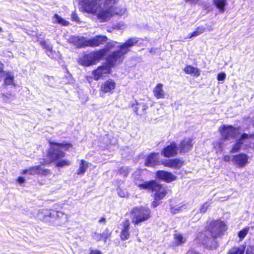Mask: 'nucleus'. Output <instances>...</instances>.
Returning <instances> with one entry per match:
<instances>
[{
    "label": "nucleus",
    "mask_w": 254,
    "mask_h": 254,
    "mask_svg": "<svg viewBox=\"0 0 254 254\" xmlns=\"http://www.w3.org/2000/svg\"><path fill=\"white\" fill-rule=\"evenodd\" d=\"M137 38H130L120 46V50L114 52L109 55L107 58L108 65L105 64L99 66L93 71L94 79L96 80H99L104 75L109 73L111 67L122 62L124 58V55L129 51V48L137 43Z\"/></svg>",
    "instance_id": "nucleus-1"
},
{
    "label": "nucleus",
    "mask_w": 254,
    "mask_h": 254,
    "mask_svg": "<svg viewBox=\"0 0 254 254\" xmlns=\"http://www.w3.org/2000/svg\"><path fill=\"white\" fill-rule=\"evenodd\" d=\"M119 0H83V7L88 13L96 15L101 21H105L111 17L112 8Z\"/></svg>",
    "instance_id": "nucleus-2"
},
{
    "label": "nucleus",
    "mask_w": 254,
    "mask_h": 254,
    "mask_svg": "<svg viewBox=\"0 0 254 254\" xmlns=\"http://www.w3.org/2000/svg\"><path fill=\"white\" fill-rule=\"evenodd\" d=\"M72 145L69 143H57L52 144V147L49 149L48 157L50 162H55L56 166L63 167L69 166L70 162L66 159H61L65 155L63 150H68Z\"/></svg>",
    "instance_id": "nucleus-3"
},
{
    "label": "nucleus",
    "mask_w": 254,
    "mask_h": 254,
    "mask_svg": "<svg viewBox=\"0 0 254 254\" xmlns=\"http://www.w3.org/2000/svg\"><path fill=\"white\" fill-rule=\"evenodd\" d=\"M140 172H136L133 175L135 184L141 189H147L155 192V199H162L167 194V189L154 181L144 182L139 179Z\"/></svg>",
    "instance_id": "nucleus-4"
},
{
    "label": "nucleus",
    "mask_w": 254,
    "mask_h": 254,
    "mask_svg": "<svg viewBox=\"0 0 254 254\" xmlns=\"http://www.w3.org/2000/svg\"><path fill=\"white\" fill-rule=\"evenodd\" d=\"M132 216L131 222L134 224H138L147 220L151 217L150 209L146 206H137L130 211Z\"/></svg>",
    "instance_id": "nucleus-5"
},
{
    "label": "nucleus",
    "mask_w": 254,
    "mask_h": 254,
    "mask_svg": "<svg viewBox=\"0 0 254 254\" xmlns=\"http://www.w3.org/2000/svg\"><path fill=\"white\" fill-rule=\"evenodd\" d=\"M208 229L210 235L214 237H219L224 234L227 230L226 224L220 220L212 221L209 224Z\"/></svg>",
    "instance_id": "nucleus-6"
},
{
    "label": "nucleus",
    "mask_w": 254,
    "mask_h": 254,
    "mask_svg": "<svg viewBox=\"0 0 254 254\" xmlns=\"http://www.w3.org/2000/svg\"><path fill=\"white\" fill-rule=\"evenodd\" d=\"M219 130L222 139L226 141L236 138L239 134V129L238 127H235L232 126L223 125L220 127Z\"/></svg>",
    "instance_id": "nucleus-7"
},
{
    "label": "nucleus",
    "mask_w": 254,
    "mask_h": 254,
    "mask_svg": "<svg viewBox=\"0 0 254 254\" xmlns=\"http://www.w3.org/2000/svg\"><path fill=\"white\" fill-rule=\"evenodd\" d=\"M217 237H214L211 235V237H208L206 233H201L199 235L197 239L203 245L207 248L212 249L216 248L217 247V243L216 240Z\"/></svg>",
    "instance_id": "nucleus-8"
},
{
    "label": "nucleus",
    "mask_w": 254,
    "mask_h": 254,
    "mask_svg": "<svg viewBox=\"0 0 254 254\" xmlns=\"http://www.w3.org/2000/svg\"><path fill=\"white\" fill-rule=\"evenodd\" d=\"M116 83L113 79H109L101 84L100 91L101 93L112 94L116 87Z\"/></svg>",
    "instance_id": "nucleus-9"
},
{
    "label": "nucleus",
    "mask_w": 254,
    "mask_h": 254,
    "mask_svg": "<svg viewBox=\"0 0 254 254\" xmlns=\"http://www.w3.org/2000/svg\"><path fill=\"white\" fill-rule=\"evenodd\" d=\"M178 148L174 142L170 143L165 148H164L161 151L162 154L164 157L170 158L175 156L177 154Z\"/></svg>",
    "instance_id": "nucleus-10"
},
{
    "label": "nucleus",
    "mask_w": 254,
    "mask_h": 254,
    "mask_svg": "<svg viewBox=\"0 0 254 254\" xmlns=\"http://www.w3.org/2000/svg\"><path fill=\"white\" fill-rule=\"evenodd\" d=\"M89 39L83 37L72 36L69 38V42L78 48L88 47Z\"/></svg>",
    "instance_id": "nucleus-11"
},
{
    "label": "nucleus",
    "mask_w": 254,
    "mask_h": 254,
    "mask_svg": "<svg viewBox=\"0 0 254 254\" xmlns=\"http://www.w3.org/2000/svg\"><path fill=\"white\" fill-rule=\"evenodd\" d=\"M60 215L64 216V214L60 212H58L53 210H42L41 214L39 213L38 217L39 219H43L44 221H48L49 218L60 217Z\"/></svg>",
    "instance_id": "nucleus-12"
},
{
    "label": "nucleus",
    "mask_w": 254,
    "mask_h": 254,
    "mask_svg": "<svg viewBox=\"0 0 254 254\" xmlns=\"http://www.w3.org/2000/svg\"><path fill=\"white\" fill-rule=\"evenodd\" d=\"M157 178L167 183L176 180L177 177L170 172L165 171H158L156 173Z\"/></svg>",
    "instance_id": "nucleus-13"
},
{
    "label": "nucleus",
    "mask_w": 254,
    "mask_h": 254,
    "mask_svg": "<svg viewBox=\"0 0 254 254\" xmlns=\"http://www.w3.org/2000/svg\"><path fill=\"white\" fill-rule=\"evenodd\" d=\"M248 157L245 154H240L233 156L232 159L233 163L240 168L244 167L248 162Z\"/></svg>",
    "instance_id": "nucleus-14"
},
{
    "label": "nucleus",
    "mask_w": 254,
    "mask_h": 254,
    "mask_svg": "<svg viewBox=\"0 0 254 254\" xmlns=\"http://www.w3.org/2000/svg\"><path fill=\"white\" fill-rule=\"evenodd\" d=\"M192 139L190 138H185L179 144L180 152L181 153L187 152L192 148Z\"/></svg>",
    "instance_id": "nucleus-15"
},
{
    "label": "nucleus",
    "mask_w": 254,
    "mask_h": 254,
    "mask_svg": "<svg viewBox=\"0 0 254 254\" xmlns=\"http://www.w3.org/2000/svg\"><path fill=\"white\" fill-rule=\"evenodd\" d=\"M122 230L120 237L122 240H127L130 236L129 226L130 223L128 219H126L122 224Z\"/></svg>",
    "instance_id": "nucleus-16"
},
{
    "label": "nucleus",
    "mask_w": 254,
    "mask_h": 254,
    "mask_svg": "<svg viewBox=\"0 0 254 254\" xmlns=\"http://www.w3.org/2000/svg\"><path fill=\"white\" fill-rule=\"evenodd\" d=\"M0 73H2L4 76V83L5 85L15 86V83L14 82V76L12 73L9 71H4L2 67H0Z\"/></svg>",
    "instance_id": "nucleus-17"
},
{
    "label": "nucleus",
    "mask_w": 254,
    "mask_h": 254,
    "mask_svg": "<svg viewBox=\"0 0 254 254\" xmlns=\"http://www.w3.org/2000/svg\"><path fill=\"white\" fill-rule=\"evenodd\" d=\"M159 154L152 153L149 154L146 159L145 165L147 167H153L159 164Z\"/></svg>",
    "instance_id": "nucleus-18"
},
{
    "label": "nucleus",
    "mask_w": 254,
    "mask_h": 254,
    "mask_svg": "<svg viewBox=\"0 0 254 254\" xmlns=\"http://www.w3.org/2000/svg\"><path fill=\"white\" fill-rule=\"evenodd\" d=\"M107 40V37L105 36H97L93 38L89 39L88 47H97L104 44Z\"/></svg>",
    "instance_id": "nucleus-19"
},
{
    "label": "nucleus",
    "mask_w": 254,
    "mask_h": 254,
    "mask_svg": "<svg viewBox=\"0 0 254 254\" xmlns=\"http://www.w3.org/2000/svg\"><path fill=\"white\" fill-rule=\"evenodd\" d=\"M162 164L165 167L178 169L182 165V162L178 159L167 160L163 161Z\"/></svg>",
    "instance_id": "nucleus-20"
},
{
    "label": "nucleus",
    "mask_w": 254,
    "mask_h": 254,
    "mask_svg": "<svg viewBox=\"0 0 254 254\" xmlns=\"http://www.w3.org/2000/svg\"><path fill=\"white\" fill-rule=\"evenodd\" d=\"M135 104H131V107L133 108V110L136 114L142 115L147 108V105L143 102L138 103L136 101H135Z\"/></svg>",
    "instance_id": "nucleus-21"
},
{
    "label": "nucleus",
    "mask_w": 254,
    "mask_h": 254,
    "mask_svg": "<svg viewBox=\"0 0 254 254\" xmlns=\"http://www.w3.org/2000/svg\"><path fill=\"white\" fill-rule=\"evenodd\" d=\"M249 135L247 133H243L241 138L237 141V142L233 145L231 152L234 153L239 151L241 148L242 144L245 142L246 139H248Z\"/></svg>",
    "instance_id": "nucleus-22"
},
{
    "label": "nucleus",
    "mask_w": 254,
    "mask_h": 254,
    "mask_svg": "<svg viewBox=\"0 0 254 254\" xmlns=\"http://www.w3.org/2000/svg\"><path fill=\"white\" fill-rule=\"evenodd\" d=\"M153 94L157 99H162L165 97V92L163 89V84L158 83L153 89Z\"/></svg>",
    "instance_id": "nucleus-23"
},
{
    "label": "nucleus",
    "mask_w": 254,
    "mask_h": 254,
    "mask_svg": "<svg viewBox=\"0 0 254 254\" xmlns=\"http://www.w3.org/2000/svg\"><path fill=\"white\" fill-rule=\"evenodd\" d=\"M81 63L83 65L88 66L94 64L95 62L93 58H92L91 54H90L84 56L83 59L81 60Z\"/></svg>",
    "instance_id": "nucleus-24"
},
{
    "label": "nucleus",
    "mask_w": 254,
    "mask_h": 254,
    "mask_svg": "<svg viewBox=\"0 0 254 254\" xmlns=\"http://www.w3.org/2000/svg\"><path fill=\"white\" fill-rule=\"evenodd\" d=\"M88 168V163L84 160H81L78 169L76 171V174L78 175H83Z\"/></svg>",
    "instance_id": "nucleus-25"
},
{
    "label": "nucleus",
    "mask_w": 254,
    "mask_h": 254,
    "mask_svg": "<svg viewBox=\"0 0 254 254\" xmlns=\"http://www.w3.org/2000/svg\"><path fill=\"white\" fill-rule=\"evenodd\" d=\"M184 70L187 74H193L194 75L198 77L200 75V70L197 67H193L191 65L186 66Z\"/></svg>",
    "instance_id": "nucleus-26"
},
{
    "label": "nucleus",
    "mask_w": 254,
    "mask_h": 254,
    "mask_svg": "<svg viewBox=\"0 0 254 254\" xmlns=\"http://www.w3.org/2000/svg\"><path fill=\"white\" fill-rule=\"evenodd\" d=\"M92 58L95 62L99 60L102 58L106 54V50L101 49L100 50L91 53Z\"/></svg>",
    "instance_id": "nucleus-27"
},
{
    "label": "nucleus",
    "mask_w": 254,
    "mask_h": 254,
    "mask_svg": "<svg viewBox=\"0 0 254 254\" xmlns=\"http://www.w3.org/2000/svg\"><path fill=\"white\" fill-rule=\"evenodd\" d=\"M205 30V27L203 26H198L196 28L194 31L189 35L188 38H192L193 37H197L200 34H202Z\"/></svg>",
    "instance_id": "nucleus-28"
},
{
    "label": "nucleus",
    "mask_w": 254,
    "mask_h": 254,
    "mask_svg": "<svg viewBox=\"0 0 254 254\" xmlns=\"http://www.w3.org/2000/svg\"><path fill=\"white\" fill-rule=\"evenodd\" d=\"M112 13L111 14V16L114 14L119 15L120 16L123 15L125 14L126 11V9L125 7H117L114 6L113 8H112Z\"/></svg>",
    "instance_id": "nucleus-29"
},
{
    "label": "nucleus",
    "mask_w": 254,
    "mask_h": 254,
    "mask_svg": "<svg viewBox=\"0 0 254 254\" xmlns=\"http://www.w3.org/2000/svg\"><path fill=\"white\" fill-rule=\"evenodd\" d=\"M186 239L181 234L178 233L174 235V243L176 246L181 245L186 241Z\"/></svg>",
    "instance_id": "nucleus-30"
},
{
    "label": "nucleus",
    "mask_w": 254,
    "mask_h": 254,
    "mask_svg": "<svg viewBox=\"0 0 254 254\" xmlns=\"http://www.w3.org/2000/svg\"><path fill=\"white\" fill-rule=\"evenodd\" d=\"M216 6L220 11L223 12L225 10V6L227 4V0H214Z\"/></svg>",
    "instance_id": "nucleus-31"
},
{
    "label": "nucleus",
    "mask_w": 254,
    "mask_h": 254,
    "mask_svg": "<svg viewBox=\"0 0 254 254\" xmlns=\"http://www.w3.org/2000/svg\"><path fill=\"white\" fill-rule=\"evenodd\" d=\"M244 250L243 247H234L231 249L227 254H244Z\"/></svg>",
    "instance_id": "nucleus-32"
},
{
    "label": "nucleus",
    "mask_w": 254,
    "mask_h": 254,
    "mask_svg": "<svg viewBox=\"0 0 254 254\" xmlns=\"http://www.w3.org/2000/svg\"><path fill=\"white\" fill-rule=\"evenodd\" d=\"M54 22H57L63 26H67L69 24V22L64 19L58 14H55L54 16Z\"/></svg>",
    "instance_id": "nucleus-33"
},
{
    "label": "nucleus",
    "mask_w": 254,
    "mask_h": 254,
    "mask_svg": "<svg viewBox=\"0 0 254 254\" xmlns=\"http://www.w3.org/2000/svg\"><path fill=\"white\" fill-rule=\"evenodd\" d=\"M41 173V167L39 166L32 167L29 168V175H39Z\"/></svg>",
    "instance_id": "nucleus-34"
},
{
    "label": "nucleus",
    "mask_w": 254,
    "mask_h": 254,
    "mask_svg": "<svg viewBox=\"0 0 254 254\" xmlns=\"http://www.w3.org/2000/svg\"><path fill=\"white\" fill-rule=\"evenodd\" d=\"M249 231V227H246L241 230L238 233V236L241 240H243Z\"/></svg>",
    "instance_id": "nucleus-35"
},
{
    "label": "nucleus",
    "mask_w": 254,
    "mask_h": 254,
    "mask_svg": "<svg viewBox=\"0 0 254 254\" xmlns=\"http://www.w3.org/2000/svg\"><path fill=\"white\" fill-rule=\"evenodd\" d=\"M223 141L224 140L222 139L221 141L215 142L214 143V147L215 149L218 151H221L223 149Z\"/></svg>",
    "instance_id": "nucleus-36"
},
{
    "label": "nucleus",
    "mask_w": 254,
    "mask_h": 254,
    "mask_svg": "<svg viewBox=\"0 0 254 254\" xmlns=\"http://www.w3.org/2000/svg\"><path fill=\"white\" fill-rule=\"evenodd\" d=\"M210 204L209 202H206L200 205L199 208L198 209L199 211L201 213H205L209 207Z\"/></svg>",
    "instance_id": "nucleus-37"
},
{
    "label": "nucleus",
    "mask_w": 254,
    "mask_h": 254,
    "mask_svg": "<svg viewBox=\"0 0 254 254\" xmlns=\"http://www.w3.org/2000/svg\"><path fill=\"white\" fill-rule=\"evenodd\" d=\"M186 208L185 205H184V204L181 205H178L175 206L174 207H171V210L172 212H173L174 213H176L177 212L182 211L184 208Z\"/></svg>",
    "instance_id": "nucleus-38"
},
{
    "label": "nucleus",
    "mask_w": 254,
    "mask_h": 254,
    "mask_svg": "<svg viewBox=\"0 0 254 254\" xmlns=\"http://www.w3.org/2000/svg\"><path fill=\"white\" fill-rule=\"evenodd\" d=\"M118 43L117 42L112 41L111 42H109L106 46H105V48L103 49V50H106V53L110 49H111L112 48L116 46L117 44Z\"/></svg>",
    "instance_id": "nucleus-39"
},
{
    "label": "nucleus",
    "mask_w": 254,
    "mask_h": 254,
    "mask_svg": "<svg viewBox=\"0 0 254 254\" xmlns=\"http://www.w3.org/2000/svg\"><path fill=\"white\" fill-rule=\"evenodd\" d=\"M129 169L127 167H122L120 169V173L126 177L129 173Z\"/></svg>",
    "instance_id": "nucleus-40"
},
{
    "label": "nucleus",
    "mask_w": 254,
    "mask_h": 254,
    "mask_svg": "<svg viewBox=\"0 0 254 254\" xmlns=\"http://www.w3.org/2000/svg\"><path fill=\"white\" fill-rule=\"evenodd\" d=\"M45 48L46 49V52L47 53V55L50 57L52 56V48L50 45H47L45 44Z\"/></svg>",
    "instance_id": "nucleus-41"
},
{
    "label": "nucleus",
    "mask_w": 254,
    "mask_h": 254,
    "mask_svg": "<svg viewBox=\"0 0 254 254\" xmlns=\"http://www.w3.org/2000/svg\"><path fill=\"white\" fill-rule=\"evenodd\" d=\"M246 254H254V247L249 246L247 248Z\"/></svg>",
    "instance_id": "nucleus-42"
},
{
    "label": "nucleus",
    "mask_w": 254,
    "mask_h": 254,
    "mask_svg": "<svg viewBox=\"0 0 254 254\" xmlns=\"http://www.w3.org/2000/svg\"><path fill=\"white\" fill-rule=\"evenodd\" d=\"M226 74L224 72H221L218 74L217 79L219 81L224 80L226 78Z\"/></svg>",
    "instance_id": "nucleus-43"
},
{
    "label": "nucleus",
    "mask_w": 254,
    "mask_h": 254,
    "mask_svg": "<svg viewBox=\"0 0 254 254\" xmlns=\"http://www.w3.org/2000/svg\"><path fill=\"white\" fill-rule=\"evenodd\" d=\"M50 171L48 169H43L41 168V173L39 175H47L48 174H50Z\"/></svg>",
    "instance_id": "nucleus-44"
},
{
    "label": "nucleus",
    "mask_w": 254,
    "mask_h": 254,
    "mask_svg": "<svg viewBox=\"0 0 254 254\" xmlns=\"http://www.w3.org/2000/svg\"><path fill=\"white\" fill-rule=\"evenodd\" d=\"M103 235H104V234H103L102 235H101L97 233H95L93 237L95 239H96L97 241H99L101 239V238L103 236Z\"/></svg>",
    "instance_id": "nucleus-45"
},
{
    "label": "nucleus",
    "mask_w": 254,
    "mask_h": 254,
    "mask_svg": "<svg viewBox=\"0 0 254 254\" xmlns=\"http://www.w3.org/2000/svg\"><path fill=\"white\" fill-rule=\"evenodd\" d=\"M159 200H160V199H155V198L154 197V200L152 202V206L153 207H157L159 204Z\"/></svg>",
    "instance_id": "nucleus-46"
},
{
    "label": "nucleus",
    "mask_w": 254,
    "mask_h": 254,
    "mask_svg": "<svg viewBox=\"0 0 254 254\" xmlns=\"http://www.w3.org/2000/svg\"><path fill=\"white\" fill-rule=\"evenodd\" d=\"M89 254H102V253L97 250H91Z\"/></svg>",
    "instance_id": "nucleus-47"
},
{
    "label": "nucleus",
    "mask_w": 254,
    "mask_h": 254,
    "mask_svg": "<svg viewBox=\"0 0 254 254\" xmlns=\"http://www.w3.org/2000/svg\"><path fill=\"white\" fill-rule=\"evenodd\" d=\"M223 160L225 162H229L230 160L232 161L231 157L228 155H226L224 156Z\"/></svg>",
    "instance_id": "nucleus-48"
},
{
    "label": "nucleus",
    "mask_w": 254,
    "mask_h": 254,
    "mask_svg": "<svg viewBox=\"0 0 254 254\" xmlns=\"http://www.w3.org/2000/svg\"><path fill=\"white\" fill-rule=\"evenodd\" d=\"M17 182L19 184H22L25 183V180L23 177H19L17 178Z\"/></svg>",
    "instance_id": "nucleus-49"
},
{
    "label": "nucleus",
    "mask_w": 254,
    "mask_h": 254,
    "mask_svg": "<svg viewBox=\"0 0 254 254\" xmlns=\"http://www.w3.org/2000/svg\"><path fill=\"white\" fill-rule=\"evenodd\" d=\"M187 254H200L199 253H198L195 251L190 250L187 253Z\"/></svg>",
    "instance_id": "nucleus-50"
},
{
    "label": "nucleus",
    "mask_w": 254,
    "mask_h": 254,
    "mask_svg": "<svg viewBox=\"0 0 254 254\" xmlns=\"http://www.w3.org/2000/svg\"><path fill=\"white\" fill-rule=\"evenodd\" d=\"M72 18L74 20H75L76 21H79V18L76 14H73L72 15Z\"/></svg>",
    "instance_id": "nucleus-51"
},
{
    "label": "nucleus",
    "mask_w": 254,
    "mask_h": 254,
    "mask_svg": "<svg viewBox=\"0 0 254 254\" xmlns=\"http://www.w3.org/2000/svg\"><path fill=\"white\" fill-rule=\"evenodd\" d=\"M21 174H25L26 173H28L29 174V169H25V170H22L21 171Z\"/></svg>",
    "instance_id": "nucleus-52"
},
{
    "label": "nucleus",
    "mask_w": 254,
    "mask_h": 254,
    "mask_svg": "<svg viewBox=\"0 0 254 254\" xmlns=\"http://www.w3.org/2000/svg\"><path fill=\"white\" fill-rule=\"evenodd\" d=\"M115 26L117 27V28H118V29H122V26L124 27V25H121V24H118V25H116Z\"/></svg>",
    "instance_id": "nucleus-53"
},
{
    "label": "nucleus",
    "mask_w": 254,
    "mask_h": 254,
    "mask_svg": "<svg viewBox=\"0 0 254 254\" xmlns=\"http://www.w3.org/2000/svg\"><path fill=\"white\" fill-rule=\"evenodd\" d=\"M198 0H187V1L190 2L191 3H196L198 1Z\"/></svg>",
    "instance_id": "nucleus-54"
},
{
    "label": "nucleus",
    "mask_w": 254,
    "mask_h": 254,
    "mask_svg": "<svg viewBox=\"0 0 254 254\" xmlns=\"http://www.w3.org/2000/svg\"><path fill=\"white\" fill-rule=\"evenodd\" d=\"M248 135H249L248 138H254V133H252V134H248Z\"/></svg>",
    "instance_id": "nucleus-55"
},
{
    "label": "nucleus",
    "mask_w": 254,
    "mask_h": 254,
    "mask_svg": "<svg viewBox=\"0 0 254 254\" xmlns=\"http://www.w3.org/2000/svg\"><path fill=\"white\" fill-rule=\"evenodd\" d=\"M105 221V219L104 218H101L100 220V222H104Z\"/></svg>",
    "instance_id": "nucleus-56"
},
{
    "label": "nucleus",
    "mask_w": 254,
    "mask_h": 254,
    "mask_svg": "<svg viewBox=\"0 0 254 254\" xmlns=\"http://www.w3.org/2000/svg\"><path fill=\"white\" fill-rule=\"evenodd\" d=\"M212 29H213V28H212V27H211V26H210V27H209L208 28V30L209 31H212Z\"/></svg>",
    "instance_id": "nucleus-57"
},
{
    "label": "nucleus",
    "mask_w": 254,
    "mask_h": 254,
    "mask_svg": "<svg viewBox=\"0 0 254 254\" xmlns=\"http://www.w3.org/2000/svg\"><path fill=\"white\" fill-rule=\"evenodd\" d=\"M119 195H120L121 197H125V194H123V195H122V194H121L120 193V192H119Z\"/></svg>",
    "instance_id": "nucleus-58"
},
{
    "label": "nucleus",
    "mask_w": 254,
    "mask_h": 254,
    "mask_svg": "<svg viewBox=\"0 0 254 254\" xmlns=\"http://www.w3.org/2000/svg\"><path fill=\"white\" fill-rule=\"evenodd\" d=\"M252 125L254 127V120H253L252 122Z\"/></svg>",
    "instance_id": "nucleus-59"
},
{
    "label": "nucleus",
    "mask_w": 254,
    "mask_h": 254,
    "mask_svg": "<svg viewBox=\"0 0 254 254\" xmlns=\"http://www.w3.org/2000/svg\"><path fill=\"white\" fill-rule=\"evenodd\" d=\"M2 31V28L1 27H0V32H1Z\"/></svg>",
    "instance_id": "nucleus-60"
}]
</instances>
